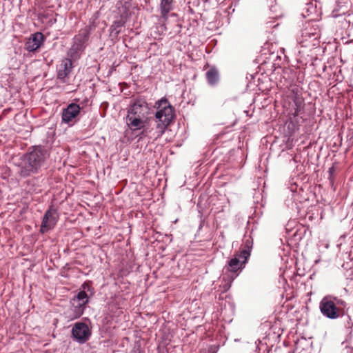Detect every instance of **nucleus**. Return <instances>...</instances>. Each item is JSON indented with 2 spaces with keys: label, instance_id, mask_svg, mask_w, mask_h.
Instances as JSON below:
<instances>
[{
  "label": "nucleus",
  "instance_id": "20e7f679",
  "mask_svg": "<svg viewBox=\"0 0 353 353\" xmlns=\"http://www.w3.org/2000/svg\"><path fill=\"white\" fill-rule=\"evenodd\" d=\"M346 303L336 297L325 296L319 303L321 314L330 319H336L344 314Z\"/></svg>",
  "mask_w": 353,
  "mask_h": 353
},
{
  "label": "nucleus",
  "instance_id": "6ab92c4d",
  "mask_svg": "<svg viewBox=\"0 0 353 353\" xmlns=\"http://www.w3.org/2000/svg\"><path fill=\"white\" fill-rule=\"evenodd\" d=\"M250 79H249V82L247 84V88H254L255 87L260 86L259 83V78L256 79V76L250 75Z\"/></svg>",
  "mask_w": 353,
  "mask_h": 353
},
{
  "label": "nucleus",
  "instance_id": "4468645a",
  "mask_svg": "<svg viewBox=\"0 0 353 353\" xmlns=\"http://www.w3.org/2000/svg\"><path fill=\"white\" fill-rule=\"evenodd\" d=\"M173 9V0H161L160 10L161 17L167 21L169 12Z\"/></svg>",
  "mask_w": 353,
  "mask_h": 353
},
{
  "label": "nucleus",
  "instance_id": "0eeeda50",
  "mask_svg": "<svg viewBox=\"0 0 353 353\" xmlns=\"http://www.w3.org/2000/svg\"><path fill=\"white\" fill-rule=\"evenodd\" d=\"M72 335L79 343H85L91 336V330L85 323H76L72 329Z\"/></svg>",
  "mask_w": 353,
  "mask_h": 353
},
{
  "label": "nucleus",
  "instance_id": "f257e3e1",
  "mask_svg": "<svg viewBox=\"0 0 353 353\" xmlns=\"http://www.w3.org/2000/svg\"><path fill=\"white\" fill-rule=\"evenodd\" d=\"M48 151L41 146H33L23 156L19 174L28 177L39 173L48 158Z\"/></svg>",
  "mask_w": 353,
  "mask_h": 353
},
{
  "label": "nucleus",
  "instance_id": "9d476101",
  "mask_svg": "<svg viewBox=\"0 0 353 353\" xmlns=\"http://www.w3.org/2000/svg\"><path fill=\"white\" fill-rule=\"evenodd\" d=\"M74 61L69 57L63 59L60 64L57 66V77L58 79L65 81V79L69 76L74 68Z\"/></svg>",
  "mask_w": 353,
  "mask_h": 353
},
{
  "label": "nucleus",
  "instance_id": "6e6552de",
  "mask_svg": "<svg viewBox=\"0 0 353 353\" xmlns=\"http://www.w3.org/2000/svg\"><path fill=\"white\" fill-rule=\"evenodd\" d=\"M294 107L288 113L290 117V122L288 123V128L292 129V132H294L298 130V123L300 122V119H303L302 117H299L301 114L303 108V101L301 99H296L294 100Z\"/></svg>",
  "mask_w": 353,
  "mask_h": 353
},
{
  "label": "nucleus",
  "instance_id": "aec40b11",
  "mask_svg": "<svg viewBox=\"0 0 353 353\" xmlns=\"http://www.w3.org/2000/svg\"><path fill=\"white\" fill-rule=\"evenodd\" d=\"M121 12H123V14L124 13H128V17L130 16V12L129 10L128 6H127L126 3H125V5H123L119 8V14H120V17L121 18Z\"/></svg>",
  "mask_w": 353,
  "mask_h": 353
},
{
  "label": "nucleus",
  "instance_id": "a211bd4d",
  "mask_svg": "<svg viewBox=\"0 0 353 353\" xmlns=\"http://www.w3.org/2000/svg\"><path fill=\"white\" fill-rule=\"evenodd\" d=\"M72 299L81 302V304L87 305L89 302V297L84 290L80 291Z\"/></svg>",
  "mask_w": 353,
  "mask_h": 353
},
{
  "label": "nucleus",
  "instance_id": "1a4fd4ad",
  "mask_svg": "<svg viewBox=\"0 0 353 353\" xmlns=\"http://www.w3.org/2000/svg\"><path fill=\"white\" fill-rule=\"evenodd\" d=\"M59 214L56 209L50 208L44 214L40 226V232L44 234L53 229L58 221Z\"/></svg>",
  "mask_w": 353,
  "mask_h": 353
},
{
  "label": "nucleus",
  "instance_id": "f8f14e48",
  "mask_svg": "<svg viewBox=\"0 0 353 353\" xmlns=\"http://www.w3.org/2000/svg\"><path fill=\"white\" fill-rule=\"evenodd\" d=\"M43 41V35L41 32H36L26 43V49L29 52L37 50Z\"/></svg>",
  "mask_w": 353,
  "mask_h": 353
},
{
  "label": "nucleus",
  "instance_id": "f3484780",
  "mask_svg": "<svg viewBox=\"0 0 353 353\" xmlns=\"http://www.w3.org/2000/svg\"><path fill=\"white\" fill-rule=\"evenodd\" d=\"M206 78L210 85H214L219 81V72L218 70L212 68L206 72Z\"/></svg>",
  "mask_w": 353,
  "mask_h": 353
},
{
  "label": "nucleus",
  "instance_id": "423d86ee",
  "mask_svg": "<svg viewBox=\"0 0 353 353\" xmlns=\"http://www.w3.org/2000/svg\"><path fill=\"white\" fill-rule=\"evenodd\" d=\"M89 38V34L86 30L80 32L75 35L72 40V44L67 52V57L76 61L80 59L84 51Z\"/></svg>",
  "mask_w": 353,
  "mask_h": 353
},
{
  "label": "nucleus",
  "instance_id": "dca6fc26",
  "mask_svg": "<svg viewBox=\"0 0 353 353\" xmlns=\"http://www.w3.org/2000/svg\"><path fill=\"white\" fill-rule=\"evenodd\" d=\"M307 37L310 40L309 43H311L318 38V34L315 32H310L307 30H305L302 34V40L300 41L302 46H307L310 45L307 43Z\"/></svg>",
  "mask_w": 353,
  "mask_h": 353
},
{
  "label": "nucleus",
  "instance_id": "2eb2a0df",
  "mask_svg": "<svg viewBox=\"0 0 353 353\" xmlns=\"http://www.w3.org/2000/svg\"><path fill=\"white\" fill-rule=\"evenodd\" d=\"M72 304V311L73 312L72 318L73 319H77L80 317L84 312L85 304H81V302H78L74 299H72L71 301Z\"/></svg>",
  "mask_w": 353,
  "mask_h": 353
},
{
  "label": "nucleus",
  "instance_id": "f03ea898",
  "mask_svg": "<svg viewBox=\"0 0 353 353\" xmlns=\"http://www.w3.org/2000/svg\"><path fill=\"white\" fill-rule=\"evenodd\" d=\"M150 111V108L145 101L136 100L128 108L126 116V123L130 129L132 131L143 129L141 134L146 136L148 132L145 127Z\"/></svg>",
  "mask_w": 353,
  "mask_h": 353
},
{
  "label": "nucleus",
  "instance_id": "9b49d317",
  "mask_svg": "<svg viewBox=\"0 0 353 353\" xmlns=\"http://www.w3.org/2000/svg\"><path fill=\"white\" fill-rule=\"evenodd\" d=\"M80 106L77 103H70L66 108L63 110L62 121L64 123H69L73 121L80 112Z\"/></svg>",
  "mask_w": 353,
  "mask_h": 353
},
{
  "label": "nucleus",
  "instance_id": "39448f33",
  "mask_svg": "<svg viewBox=\"0 0 353 353\" xmlns=\"http://www.w3.org/2000/svg\"><path fill=\"white\" fill-rule=\"evenodd\" d=\"M251 248L252 242L250 240H246L245 248L232 258L228 261V265L225 266L223 270L225 274H230L228 276L232 279H234L238 275L239 271H241L244 268V265L250 255Z\"/></svg>",
  "mask_w": 353,
  "mask_h": 353
},
{
  "label": "nucleus",
  "instance_id": "7ed1b4c3",
  "mask_svg": "<svg viewBox=\"0 0 353 353\" xmlns=\"http://www.w3.org/2000/svg\"><path fill=\"white\" fill-rule=\"evenodd\" d=\"M155 117L157 124L152 137L157 139L164 133L174 118L173 108L166 99H161L158 102Z\"/></svg>",
  "mask_w": 353,
  "mask_h": 353
},
{
  "label": "nucleus",
  "instance_id": "ddd939ff",
  "mask_svg": "<svg viewBox=\"0 0 353 353\" xmlns=\"http://www.w3.org/2000/svg\"><path fill=\"white\" fill-rule=\"evenodd\" d=\"M128 19V14L121 12V18L120 17L119 20L114 21L110 27L111 34L117 36L121 32V28L125 26Z\"/></svg>",
  "mask_w": 353,
  "mask_h": 353
}]
</instances>
